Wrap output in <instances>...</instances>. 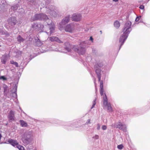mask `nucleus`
<instances>
[{
  "mask_svg": "<svg viewBox=\"0 0 150 150\" xmlns=\"http://www.w3.org/2000/svg\"><path fill=\"white\" fill-rule=\"evenodd\" d=\"M45 20L46 21L47 25L49 28L50 34L53 33L54 30L55 25L52 21L49 19L47 16L44 13H40L35 14L33 18V21L37 20Z\"/></svg>",
  "mask_w": 150,
  "mask_h": 150,
  "instance_id": "1",
  "label": "nucleus"
},
{
  "mask_svg": "<svg viewBox=\"0 0 150 150\" xmlns=\"http://www.w3.org/2000/svg\"><path fill=\"white\" fill-rule=\"evenodd\" d=\"M33 131H27L22 135L21 140L24 146L30 144L33 140Z\"/></svg>",
  "mask_w": 150,
  "mask_h": 150,
  "instance_id": "2",
  "label": "nucleus"
},
{
  "mask_svg": "<svg viewBox=\"0 0 150 150\" xmlns=\"http://www.w3.org/2000/svg\"><path fill=\"white\" fill-rule=\"evenodd\" d=\"M88 43V41H84L80 44V47L79 48L77 45H74L73 47V49L75 51H76L80 54H83L85 51V47L87 45Z\"/></svg>",
  "mask_w": 150,
  "mask_h": 150,
  "instance_id": "3",
  "label": "nucleus"
},
{
  "mask_svg": "<svg viewBox=\"0 0 150 150\" xmlns=\"http://www.w3.org/2000/svg\"><path fill=\"white\" fill-rule=\"evenodd\" d=\"M103 66V64L102 62H98L95 65L94 69L95 71L98 78L99 81L101 80V68Z\"/></svg>",
  "mask_w": 150,
  "mask_h": 150,
  "instance_id": "4",
  "label": "nucleus"
},
{
  "mask_svg": "<svg viewBox=\"0 0 150 150\" xmlns=\"http://www.w3.org/2000/svg\"><path fill=\"white\" fill-rule=\"evenodd\" d=\"M131 23L130 21H127L125 23L124 28L125 31L122 34V38L128 37L129 34L131 30Z\"/></svg>",
  "mask_w": 150,
  "mask_h": 150,
  "instance_id": "5",
  "label": "nucleus"
},
{
  "mask_svg": "<svg viewBox=\"0 0 150 150\" xmlns=\"http://www.w3.org/2000/svg\"><path fill=\"white\" fill-rule=\"evenodd\" d=\"M45 8L46 9V13L47 14H49L51 16L54 17H56L57 15V13L55 7L52 5L46 6Z\"/></svg>",
  "mask_w": 150,
  "mask_h": 150,
  "instance_id": "6",
  "label": "nucleus"
},
{
  "mask_svg": "<svg viewBox=\"0 0 150 150\" xmlns=\"http://www.w3.org/2000/svg\"><path fill=\"white\" fill-rule=\"evenodd\" d=\"M103 106L104 109H107L108 112H110L112 111V109L111 104L110 103L108 102L107 98L105 94V97L103 98Z\"/></svg>",
  "mask_w": 150,
  "mask_h": 150,
  "instance_id": "7",
  "label": "nucleus"
},
{
  "mask_svg": "<svg viewBox=\"0 0 150 150\" xmlns=\"http://www.w3.org/2000/svg\"><path fill=\"white\" fill-rule=\"evenodd\" d=\"M70 17V16L69 15L62 20L59 26V29L60 30L62 31L64 30V26L69 21Z\"/></svg>",
  "mask_w": 150,
  "mask_h": 150,
  "instance_id": "8",
  "label": "nucleus"
},
{
  "mask_svg": "<svg viewBox=\"0 0 150 150\" xmlns=\"http://www.w3.org/2000/svg\"><path fill=\"white\" fill-rule=\"evenodd\" d=\"M74 26L72 24H68L65 27H64V29L67 32L69 33L72 32L74 30Z\"/></svg>",
  "mask_w": 150,
  "mask_h": 150,
  "instance_id": "9",
  "label": "nucleus"
},
{
  "mask_svg": "<svg viewBox=\"0 0 150 150\" xmlns=\"http://www.w3.org/2000/svg\"><path fill=\"white\" fill-rule=\"evenodd\" d=\"M115 125L112 124V126L114 127H116L117 128H118L119 129L122 130L124 131H126V130L127 126L124 124H123L121 122H119L117 125L116 126H115Z\"/></svg>",
  "mask_w": 150,
  "mask_h": 150,
  "instance_id": "10",
  "label": "nucleus"
},
{
  "mask_svg": "<svg viewBox=\"0 0 150 150\" xmlns=\"http://www.w3.org/2000/svg\"><path fill=\"white\" fill-rule=\"evenodd\" d=\"M8 25L10 28H12V27L13 26L16 24V21L15 17H11L9 18L8 20Z\"/></svg>",
  "mask_w": 150,
  "mask_h": 150,
  "instance_id": "11",
  "label": "nucleus"
},
{
  "mask_svg": "<svg viewBox=\"0 0 150 150\" xmlns=\"http://www.w3.org/2000/svg\"><path fill=\"white\" fill-rule=\"evenodd\" d=\"M82 16L80 13H75L73 14L71 18L72 21H78L81 19Z\"/></svg>",
  "mask_w": 150,
  "mask_h": 150,
  "instance_id": "12",
  "label": "nucleus"
},
{
  "mask_svg": "<svg viewBox=\"0 0 150 150\" xmlns=\"http://www.w3.org/2000/svg\"><path fill=\"white\" fill-rule=\"evenodd\" d=\"M32 28L35 29H38L41 30H44L43 29L44 28V26L42 25H41L40 24H34L32 26Z\"/></svg>",
  "mask_w": 150,
  "mask_h": 150,
  "instance_id": "13",
  "label": "nucleus"
},
{
  "mask_svg": "<svg viewBox=\"0 0 150 150\" xmlns=\"http://www.w3.org/2000/svg\"><path fill=\"white\" fill-rule=\"evenodd\" d=\"M8 142L14 147H16L17 146H18V145L19 144L18 143L16 140L11 139L8 140Z\"/></svg>",
  "mask_w": 150,
  "mask_h": 150,
  "instance_id": "14",
  "label": "nucleus"
},
{
  "mask_svg": "<svg viewBox=\"0 0 150 150\" xmlns=\"http://www.w3.org/2000/svg\"><path fill=\"white\" fill-rule=\"evenodd\" d=\"M8 117L10 120L12 121L14 120L15 118L14 112L11 110L8 113Z\"/></svg>",
  "mask_w": 150,
  "mask_h": 150,
  "instance_id": "15",
  "label": "nucleus"
},
{
  "mask_svg": "<svg viewBox=\"0 0 150 150\" xmlns=\"http://www.w3.org/2000/svg\"><path fill=\"white\" fill-rule=\"evenodd\" d=\"M65 49L67 52H70L71 50L72 47L69 42H67L65 43Z\"/></svg>",
  "mask_w": 150,
  "mask_h": 150,
  "instance_id": "16",
  "label": "nucleus"
},
{
  "mask_svg": "<svg viewBox=\"0 0 150 150\" xmlns=\"http://www.w3.org/2000/svg\"><path fill=\"white\" fill-rule=\"evenodd\" d=\"M17 91V86L15 85L13 88L11 92L12 96L14 98L17 97L16 92Z\"/></svg>",
  "mask_w": 150,
  "mask_h": 150,
  "instance_id": "17",
  "label": "nucleus"
},
{
  "mask_svg": "<svg viewBox=\"0 0 150 150\" xmlns=\"http://www.w3.org/2000/svg\"><path fill=\"white\" fill-rule=\"evenodd\" d=\"M49 40L51 41H56L59 43H62L63 42L62 40L59 39V38H49Z\"/></svg>",
  "mask_w": 150,
  "mask_h": 150,
  "instance_id": "18",
  "label": "nucleus"
},
{
  "mask_svg": "<svg viewBox=\"0 0 150 150\" xmlns=\"http://www.w3.org/2000/svg\"><path fill=\"white\" fill-rule=\"evenodd\" d=\"M35 45L38 46H40L42 44V42H41L39 38H36L35 41Z\"/></svg>",
  "mask_w": 150,
  "mask_h": 150,
  "instance_id": "19",
  "label": "nucleus"
},
{
  "mask_svg": "<svg viewBox=\"0 0 150 150\" xmlns=\"http://www.w3.org/2000/svg\"><path fill=\"white\" fill-rule=\"evenodd\" d=\"M127 38H120L119 40V42L120 43L119 50L121 48V46L123 44L124 42L126 40Z\"/></svg>",
  "mask_w": 150,
  "mask_h": 150,
  "instance_id": "20",
  "label": "nucleus"
},
{
  "mask_svg": "<svg viewBox=\"0 0 150 150\" xmlns=\"http://www.w3.org/2000/svg\"><path fill=\"white\" fill-rule=\"evenodd\" d=\"M20 123L22 127H28V125L27 123L23 120H20Z\"/></svg>",
  "mask_w": 150,
  "mask_h": 150,
  "instance_id": "21",
  "label": "nucleus"
},
{
  "mask_svg": "<svg viewBox=\"0 0 150 150\" xmlns=\"http://www.w3.org/2000/svg\"><path fill=\"white\" fill-rule=\"evenodd\" d=\"M114 26L117 28H118L120 26V23L118 21H115L114 23Z\"/></svg>",
  "mask_w": 150,
  "mask_h": 150,
  "instance_id": "22",
  "label": "nucleus"
},
{
  "mask_svg": "<svg viewBox=\"0 0 150 150\" xmlns=\"http://www.w3.org/2000/svg\"><path fill=\"white\" fill-rule=\"evenodd\" d=\"M18 6L17 5H16L11 7V9H10V10H13L14 11H16L18 9Z\"/></svg>",
  "mask_w": 150,
  "mask_h": 150,
  "instance_id": "23",
  "label": "nucleus"
},
{
  "mask_svg": "<svg viewBox=\"0 0 150 150\" xmlns=\"http://www.w3.org/2000/svg\"><path fill=\"white\" fill-rule=\"evenodd\" d=\"M16 147H17L19 150H25L24 149V148L23 146L19 145V144L18 145V146H17Z\"/></svg>",
  "mask_w": 150,
  "mask_h": 150,
  "instance_id": "24",
  "label": "nucleus"
},
{
  "mask_svg": "<svg viewBox=\"0 0 150 150\" xmlns=\"http://www.w3.org/2000/svg\"><path fill=\"white\" fill-rule=\"evenodd\" d=\"M11 64L15 65L16 67H18V64L17 62H14L13 61H11Z\"/></svg>",
  "mask_w": 150,
  "mask_h": 150,
  "instance_id": "25",
  "label": "nucleus"
},
{
  "mask_svg": "<svg viewBox=\"0 0 150 150\" xmlns=\"http://www.w3.org/2000/svg\"><path fill=\"white\" fill-rule=\"evenodd\" d=\"M4 92L5 93H6L7 91V87L6 86H5L4 87Z\"/></svg>",
  "mask_w": 150,
  "mask_h": 150,
  "instance_id": "26",
  "label": "nucleus"
},
{
  "mask_svg": "<svg viewBox=\"0 0 150 150\" xmlns=\"http://www.w3.org/2000/svg\"><path fill=\"white\" fill-rule=\"evenodd\" d=\"M96 98L95 99L93 100V105L92 106V107L91 108V109H92L94 106L96 104Z\"/></svg>",
  "mask_w": 150,
  "mask_h": 150,
  "instance_id": "27",
  "label": "nucleus"
},
{
  "mask_svg": "<svg viewBox=\"0 0 150 150\" xmlns=\"http://www.w3.org/2000/svg\"><path fill=\"white\" fill-rule=\"evenodd\" d=\"M123 146L122 144H120L118 145L117 147L119 149H121L123 148Z\"/></svg>",
  "mask_w": 150,
  "mask_h": 150,
  "instance_id": "28",
  "label": "nucleus"
},
{
  "mask_svg": "<svg viewBox=\"0 0 150 150\" xmlns=\"http://www.w3.org/2000/svg\"><path fill=\"white\" fill-rule=\"evenodd\" d=\"M103 82L101 81H100V89L103 88Z\"/></svg>",
  "mask_w": 150,
  "mask_h": 150,
  "instance_id": "29",
  "label": "nucleus"
},
{
  "mask_svg": "<svg viewBox=\"0 0 150 150\" xmlns=\"http://www.w3.org/2000/svg\"><path fill=\"white\" fill-rule=\"evenodd\" d=\"M0 79H3L4 81L6 80L7 79L4 76H1L0 77Z\"/></svg>",
  "mask_w": 150,
  "mask_h": 150,
  "instance_id": "30",
  "label": "nucleus"
},
{
  "mask_svg": "<svg viewBox=\"0 0 150 150\" xmlns=\"http://www.w3.org/2000/svg\"><path fill=\"white\" fill-rule=\"evenodd\" d=\"M99 137L98 135H96L94 136L92 138L94 139H98Z\"/></svg>",
  "mask_w": 150,
  "mask_h": 150,
  "instance_id": "31",
  "label": "nucleus"
},
{
  "mask_svg": "<svg viewBox=\"0 0 150 150\" xmlns=\"http://www.w3.org/2000/svg\"><path fill=\"white\" fill-rule=\"evenodd\" d=\"M1 62L3 64H5L6 62V60L5 59H1Z\"/></svg>",
  "mask_w": 150,
  "mask_h": 150,
  "instance_id": "32",
  "label": "nucleus"
},
{
  "mask_svg": "<svg viewBox=\"0 0 150 150\" xmlns=\"http://www.w3.org/2000/svg\"><path fill=\"white\" fill-rule=\"evenodd\" d=\"M141 18V16H139L137 17L136 18L135 21L136 22H138L139 20V19L140 18Z\"/></svg>",
  "mask_w": 150,
  "mask_h": 150,
  "instance_id": "33",
  "label": "nucleus"
},
{
  "mask_svg": "<svg viewBox=\"0 0 150 150\" xmlns=\"http://www.w3.org/2000/svg\"><path fill=\"white\" fill-rule=\"evenodd\" d=\"M103 89H100V94L101 96L103 95Z\"/></svg>",
  "mask_w": 150,
  "mask_h": 150,
  "instance_id": "34",
  "label": "nucleus"
},
{
  "mask_svg": "<svg viewBox=\"0 0 150 150\" xmlns=\"http://www.w3.org/2000/svg\"><path fill=\"white\" fill-rule=\"evenodd\" d=\"M102 129L103 130H106L107 129V127L105 125H103L102 127Z\"/></svg>",
  "mask_w": 150,
  "mask_h": 150,
  "instance_id": "35",
  "label": "nucleus"
},
{
  "mask_svg": "<svg viewBox=\"0 0 150 150\" xmlns=\"http://www.w3.org/2000/svg\"><path fill=\"white\" fill-rule=\"evenodd\" d=\"M97 129L98 130L100 129V126L99 124H98L97 125Z\"/></svg>",
  "mask_w": 150,
  "mask_h": 150,
  "instance_id": "36",
  "label": "nucleus"
},
{
  "mask_svg": "<svg viewBox=\"0 0 150 150\" xmlns=\"http://www.w3.org/2000/svg\"><path fill=\"white\" fill-rule=\"evenodd\" d=\"M90 29V28L89 27H87L86 28V29H85L84 30V31H85V32H87L88 30H89Z\"/></svg>",
  "mask_w": 150,
  "mask_h": 150,
  "instance_id": "37",
  "label": "nucleus"
},
{
  "mask_svg": "<svg viewBox=\"0 0 150 150\" xmlns=\"http://www.w3.org/2000/svg\"><path fill=\"white\" fill-rule=\"evenodd\" d=\"M91 122H90V119H88L87 121H86V124H91Z\"/></svg>",
  "mask_w": 150,
  "mask_h": 150,
  "instance_id": "38",
  "label": "nucleus"
},
{
  "mask_svg": "<svg viewBox=\"0 0 150 150\" xmlns=\"http://www.w3.org/2000/svg\"><path fill=\"white\" fill-rule=\"evenodd\" d=\"M144 6L143 5H142L139 6V8L142 9H144Z\"/></svg>",
  "mask_w": 150,
  "mask_h": 150,
  "instance_id": "39",
  "label": "nucleus"
},
{
  "mask_svg": "<svg viewBox=\"0 0 150 150\" xmlns=\"http://www.w3.org/2000/svg\"><path fill=\"white\" fill-rule=\"evenodd\" d=\"M4 34L6 35V36L8 37L9 36V34L7 32H4Z\"/></svg>",
  "mask_w": 150,
  "mask_h": 150,
  "instance_id": "40",
  "label": "nucleus"
},
{
  "mask_svg": "<svg viewBox=\"0 0 150 150\" xmlns=\"http://www.w3.org/2000/svg\"><path fill=\"white\" fill-rule=\"evenodd\" d=\"M27 0L29 2H30L33 3V2H35L36 0Z\"/></svg>",
  "mask_w": 150,
  "mask_h": 150,
  "instance_id": "41",
  "label": "nucleus"
},
{
  "mask_svg": "<svg viewBox=\"0 0 150 150\" xmlns=\"http://www.w3.org/2000/svg\"><path fill=\"white\" fill-rule=\"evenodd\" d=\"M20 39H19L18 40H20V41H22L23 40V38H20Z\"/></svg>",
  "mask_w": 150,
  "mask_h": 150,
  "instance_id": "42",
  "label": "nucleus"
},
{
  "mask_svg": "<svg viewBox=\"0 0 150 150\" xmlns=\"http://www.w3.org/2000/svg\"><path fill=\"white\" fill-rule=\"evenodd\" d=\"M93 38H90L89 40L91 41L92 42H93Z\"/></svg>",
  "mask_w": 150,
  "mask_h": 150,
  "instance_id": "43",
  "label": "nucleus"
},
{
  "mask_svg": "<svg viewBox=\"0 0 150 150\" xmlns=\"http://www.w3.org/2000/svg\"><path fill=\"white\" fill-rule=\"evenodd\" d=\"M113 1L115 2H117L118 1V0H112Z\"/></svg>",
  "mask_w": 150,
  "mask_h": 150,
  "instance_id": "44",
  "label": "nucleus"
},
{
  "mask_svg": "<svg viewBox=\"0 0 150 150\" xmlns=\"http://www.w3.org/2000/svg\"><path fill=\"white\" fill-rule=\"evenodd\" d=\"M44 33L45 34H48V33L47 32H45Z\"/></svg>",
  "mask_w": 150,
  "mask_h": 150,
  "instance_id": "45",
  "label": "nucleus"
},
{
  "mask_svg": "<svg viewBox=\"0 0 150 150\" xmlns=\"http://www.w3.org/2000/svg\"><path fill=\"white\" fill-rule=\"evenodd\" d=\"M94 83H95V85L96 86V79H94Z\"/></svg>",
  "mask_w": 150,
  "mask_h": 150,
  "instance_id": "46",
  "label": "nucleus"
},
{
  "mask_svg": "<svg viewBox=\"0 0 150 150\" xmlns=\"http://www.w3.org/2000/svg\"><path fill=\"white\" fill-rule=\"evenodd\" d=\"M100 33L101 34L102 33V31H101V30L100 31Z\"/></svg>",
  "mask_w": 150,
  "mask_h": 150,
  "instance_id": "47",
  "label": "nucleus"
},
{
  "mask_svg": "<svg viewBox=\"0 0 150 150\" xmlns=\"http://www.w3.org/2000/svg\"><path fill=\"white\" fill-rule=\"evenodd\" d=\"M18 38H21V36H20V35H19V36H18Z\"/></svg>",
  "mask_w": 150,
  "mask_h": 150,
  "instance_id": "48",
  "label": "nucleus"
},
{
  "mask_svg": "<svg viewBox=\"0 0 150 150\" xmlns=\"http://www.w3.org/2000/svg\"><path fill=\"white\" fill-rule=\"evenodd\" d=\"M27 149L28 150H30V149L29 148H28Z\"/></svg>",
  "mask_w": 150,
  "mask_h": 150,
  "instance_id": "49",
  "label": "nucleus"
},
{
  "mask_svg": "<svg viewBox=\"0 0 150 150\" xmlns=\"http://www.w3.org/2000/svg\"><path fill=\"white\" fill-rule=\"evenodd\" d=\"M52 38H57L56 37H53Z\"/></svg>",
  "mask_w": 150,
  "mask_h": 150,
  "instance_id": "50",
  "label": "nucleus"
},
{
  "mask_svg": "<svg viewBox=\"0 0 150 150\" xmlns=\"http://www.w3.org/2000/svg\"><path fill=\"white\" fill-rule=\"evenodd\" d=\"M90 38H92V36H91Z\"/></svg>",
  "mask_w": 150,
  "mask_h": 150,
  "instance_id": "51",
  "label": "nucleus"
}]
</instances>
